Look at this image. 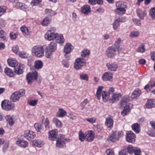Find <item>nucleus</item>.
Returning a JSON list of instances; mask_svg holds the SVG:
<instances>
[{"mask_svg": "<svg viewBox=\"0 0 155 155\" xmlns=\"http://www.w3.org/2000/svg\"><path fill=\"white\" fill-rule=\"evenodd\" d=\"M56 49V43L54 42H51L45 49L46 57L48 58H51L53 53L55 51Z\"/></svg>", "mask_w": 155, "mask_h": 155, "instance_id": "nucleus-1", "label": "nucleus"}, {"mask_svg": "<svg viewBox=\"0 0 155 155\" xmlns=\"http://www.w3.org/2000/svg\"><path fill=\"white\" fill-rule=\"evenodd\" d=\"M32 53L34 56L41 58L44 56V49L43 46L40 45H36L34 46L31 50Z\"/></svg>", "mask_w": 155, "mask_h": 155, "instance_id": "nucleus-2", "label": "nucleus"}, {"mask_svg": "<svg viewBox=\"0 0 155 155\" xmlns=\"http://www.w3.org/2000/svg\"><path fill=\"white\" fill-rule=\"evenodd\" d=\"M104 88V87L102 86H100L98 87L96 93V96L97 99L100 100L101 95H102L103 101L104 102H106L107 101L108 98L109 94L107 92L102 91V89Z\"/></svg>", "mask_w": 155, "mask_h": 155, "instance_id": "nucleus-3", "label": "nucleus"}, {"mask_svg": "<svg viewBox=\"0 0 155 155\" xmlns=\"http://www.w3.org/2000/svg\"><path fill=\"white\" fill-rule=\"evenodd\" d=\"M25 94V90L23 89H21L18 91L13 93L10 97V100L13 102H16L19 100L20 97L23 96Z\"/></svg>", "mask_w": 155, "mask_h": 155, "instance_id": "nucleus-4", "label": "nucleus"}, {"mask_svg": "<svg viewBox=\"0 0 155 155\" xmlns=\"http://www.w3.org/2000/svg\"><path fill=\"white\" fill-rule=\"evenodd\" d=\"M116 6L117 8L115 10V12L120 15L125 13V8H126V5L123 2L120 1L117 2L116 4Z\"/></svg>", "mask_w": 155, "mask_h": 155, "instance_id": "nucleus-5", "label": "nucleus"}, {"mask_svg": "<svg viewBox=\"0 0 155 155\" xmlns=\"http://www.w3.org/2000/svg\"><path fill=\"white\" fill-rule=\"evenodd\" d=\"M118 48V46H116V45H113L108 47L106 51L107 57L109 58L114 57L116 54Z\"/></svg>", "mask_w": 155, "mask_h": 155, "instance_id": "nucleus-6", "label": "nucleus"}, {"mask_svg": "<svg viewBox=\"0 0 155 155\" xmlns=\"http://www.w3.org/2000/svg\"><path fill=\"white\" fill-rule=\"evenodd\" d=\"M3 109L6 110L14 109L15 104L8 100L3 101L1 104Z\"/></svg>", "mask_w": 155, "mask_h": 155, "instance_id": "nucleus-7", "label": "nucleus"}, {"mask_svg": "<svg viewBox=\"0 0 155 155\" xmlns=\"http://www.w3.org/2000/svg\"><path fill=\"white\" fill-rule=\"evenodd\" d=\"M85 60L83 58H77L74 62V68L76 70H79L82 67L86 65Z\"/></svg>", "mask_w": 155, "mask_h": 155, "instance_id": "nucleus-8", "label": "nucleus"}, {"mask_svg": "<svg viewBox=\"0 0 155 155\" xmlns=\"http://www.w3.org/2000/svg\"><path fill=\"white\" fill-rule=\"evenodd\" d=\"M38 76V73L36 71H35L32 73H28L26 76L28 83V84H30L32 83L33 80H37Z\"/></svg>", "mask_w": 155, "mask_h": 155, "instance_id": "nucleus-9", "label": "nucleus"}, {"mask_svg": "<svg viewBox=\"0 0 155 155\" xmlns=\"http://www.w3.org/2000/svg\"><path fill=\"white\" fill-rule=\"evenodd\" d=\"M35 136V133L32 131L27 130L25 132L24 137L29 140H31L33 139Z\"/></svg>", "mask_w": 155, "mask_h": 155, "instance_id": "nucleus-10", "label": "nucleus"}, {"mask_svg": "<svg viewBox=\"0 0 155 155\" xmlns=\"http://www.w3.org/2000/svg\"><path fill=\"white\" fill-rule=\"evenodd\" d=\"M135 138L136 135L133 132L129 131L127 134L126 139L128 142L132 143L134 142L135 141Z\"/></svg>", "mask_w": 155, "mask_h": 155, "instance_id": "nucleus-11", "label": "nucleus"}, {"mask_svg": "<svg viewBox=\"0 0 155 155\" xmlns=\"http://www.w3.org/2000/svg\"><path fill=\"white\" fill-rule=\"evenodd\" d=\"M57 33L51 32L50 31H47L45 35V38L48 41L54 40L56 39L58 36Z\"/></svg>", "mask_w": 155, "mask_h": 155, "instance_id": "nucleus-12", "label": "nucleus"}, {"mask_svg": "<svg viewBox=\"0 0 155 155\" xmlns=\"http://www.w3.org/2000/svg\"><path fill=\"white\" fill-rule=\"evenodd\" d=\"M34 127L38 132L42 134L44 133L46 130L43 124L36 123L34 125Z\"/></svg>", "mask_w": 155, "mask_h": 155, "instance_id": "nucleus-13", "label": "nucleus"}, {"mask_svg": "<svg viewBox=\"0 0 155 155\" xmlns=\"http://www.w3.org/2000/svg\"><path fill=\"white\" fill-rule=\"evenodd\" d=\"M25 67L23 64H20L19 65H18L14 68L15 72L18 75L22 74L24 71Z\"/></svg>", "mask_w": 155, "mask_h": 155, "instance_id": "nucleus-14", "label": "nucleus"}, {"mask_svg": "<svg viewBox=\"0 0 155 155\" xmlns=\"http://www.w3.org/2000/svg\"><path fill=\"white\" fill-rule=\"evenodd\" d=\"M64 135H60V139H59L56 142V145L57 147L62 148L65 146L64 142L65 139L64 138Z\"/></svg>", "mask_w": 155, "mask_h": 155, "instance_id": "nucleus-15", "label": "nucleus"}, {"mask_svg": "<svg viewBox=\"0 0 155 155\" xmlns=\"http://www.w3.org/2000/svg\"><path fill=\"white\" fill-rule=\"evenodd\" d=\"M121 95L120 93H113L111 96V97L109 100V102L111 103H113L118 101L120 98L121 97Z\"/></svg>", "mask_w": 155, "mask_h": 155, "instance_id": "nucleus-16", "label": "nucleus"}, {"mask_svg": "<svg viewBox=\"0 0 155 155\" xmlns=\"http://www.w3.org/2000/svg\"><path fill=\"white\" fill-rule=\"evenodd\" d=\"M106 66L109 70L115 71L117 68L118 65L116 63L109 62L107 63Z\"/></svg>", "mask_w": 155, "mask_h": 155, "instance_id": "nucleus-17", "label": "nucleus"}, {"mask_svg": "<svg viewBox=\"0 0 155 155\" xmlns=\"http://www.w3.org/2000/svg\"><path fill=\"white\" fill-rule=\"evenodd\" d=\"M113 78V74L110 72L105 73L102 75V79L104 81H111Z\"/></svg>", "mask_w": 155, "mask_h": 155, "instance_id": "nucleus-18", "label": "nucleus"}, {"mask_svg": "<svg viewBox=\"0 0 155 155\" xmlns=\"http://www.w3.org/2000/svg\"><path fill=\"white\" fill-rule=\"evenodd\" d=\"M74 47L70 43H67L64 48V52L65 54L70 53L73 50Z\"/></svg>", "mask_w": 155, "mask_h": 155, "instance_id": "nucleus-19", "label": "nucleus"}, {"mask_svg": "<svg viewBox=\"0 0 155 155\" xmlns=\"http://www.w3.org/2000/svg\"><path fill=\"white\" fill-rule=\"evenodd\" d=\"M136 12L137 15L140 19H143L144 17L146 15V12L145 10H142L138 8L137 9Z\"/></svg>", "mask_w": 155, "mask_h": 155, "instance_id": "nucleus-20", "label": "nucleus"}, {"mask_svg": "<svg viewBox=\"0 0 155 155\" xmlns=\"http://www.w3.org/2000/svg\"><path fill=\"white\" fill-rule=\"evenodd\" d=\"M58 131L57 130H53L49 132L48 138L50 140H54L57 138Z\"/></svg>", "mask_w": 155, "mask_h": 155, "instance_id": "nucleus-21", "label": "nucleus"}, {"mask_svg": "<svg viewBox=\"0 0 155 155\" xmlns=\"http://www.w3.org/2000/svg\"><path fill=\"white\" fill-rule=\"evenodd\" d=\"M132 106V104H127L124 107L123 110L121 112V114L123 116H124L128 114L130 111V108H131Z\"/></svg>", "mask_w": 155, "mask_h": 155, "instance_id": "nucleus-22", "label": "nucleus"}, {"mask_svg": "<svg viewBox=\"0 0 155 155\" xmlns=\"http://www.w3.org/2000/svg\"><path fill=\"white\" fill-rule=\"evenodd\" d=\"M94 138L93 132L92 131H88L86 133L85 139L88 142H91Z\"/></svg>", "mask_w": 155, "mask_h": 155, "instance_id": "nucleus-23", "label": "nucleus"}, {"mask_svg": "<svg viewBox=\"0 0 155 155\" xmlns=\"http://www.w3.org/2000/svg\"><path fill=\"white\" fill-rule=\"evenodd\" d=\"M7 62L8 65L12 67L15 68L18 64L17 61L14 58H10L7 60Z\"/></svg>", "mask_w": 155, "mask_h": 155, "instance_id": "nucleus-24", "label": "nucleus"}, {"mask_svg": "<svg viewBox=\"0 0 155 155\" xmlns=\"http://www.w3.org/2000/svg\"><path fill=\"white\" fill-rule=\"evenodd\" d=\"M91 8L88 5H85L81 8V11L85 14H87L91 12Z\"/></svg>", "mask_w": 155, "mask_h": 155, "instance_id": "nucleus-25", "label": "nucleus"}, {"mask_svg": "<svg viewBox=\"0 0 155 155\" xmlns=\"http://www.w3.org/2000/svg\"><path fill=\"white\" fill-rule=\"evenodd\" d=\"M141 94V91L139 89H136L132 93L131 96L132 99H135L139 97Z\"/></svg>", "mask_w": 155, "mask_h": 155, "instance_id": "nucleus-26", "label": "nucleus"}, {"mask_svg": "<svg viewBox=\"0 0 155 155\" xmlns=\"http://www.w3.org/2000/svg\"><path fill=\"white\" fill-rule=\"evenodd\" d=\"M16 144L21 147L25 148L28 146V143L24 140H19L17 141Z\"/></svg>", "mask_w": 155, "mask_h": 155, "instance_id": "nucleus-27", "label": "nucleus"}, {"mask_svg": "<svg viewBox=\"0 0 155 155\" xmlns=\"http://www.w3.org/2000/svg\"><path fill=\"white\" fill-rule=\"evenodd\" d=\"M109 141L114 142L118 140L117 135V132L114 131L111 134L110 137L108 138Z\"/></svg>", "mask_w": 155, "mask_h": 155, "instance_id": "nucleus-28", "label": "nucleus"}, {"mask_svg": "<svg viewBox=\"0 0 155 155\" xmlns=\"http://www.w3.org/2000/svg\"><path fill=\"white\" fill-rule=\"evenodd\" d=\"M132 130L137 134L139 133L140 131V127L137 123L133 124L131 126Z\"/></svg>", "mask_w": 155, "mask_h": 155, "instance_id": "nucleus-29", "label": "nucleus"}, {"mask_svg": "<svg viewBox=\"0 0 155 155\" xmlns=\"http://www.w3.org/2000/svg\"><path fill=\"white\" fill-rule=\"evenodd\" d=\"M105 124L108 127H111L113 124V120L111 117L106 118Z\"/></svg>", "mask_w": 155, "mask_h": 155, "instance_id": "nucleus-30", "label": "nucleus"}, {"mask_svg": "<svg viewBox=\"0 0 155 155\" xmlns=\"http://www.w3.org/2000/svg\"><path fill=\"white\" fill-rule=\"evenodd\" d=\"M32 144L38 147H41L44 144V142L39 140H35L32 141Z\"/></svg>", "mask_w": 155, "mask_h": 155, "instance_id": "nucleus-31", "label": "nucleus"}, {"mask_svg": "<svg viewBox=\"0 0 155 155\" xmlns=\"http://www.w3.org/2000/svg\"><path fill=\"white\" fill-rule=\"evenodd\" d=\"M122 19L118 18L116 19L113 24V28L114 30L117 29V27L119 26L120 22H122Z\"/></svg>", "mask_w": 155, "mask_h": 155, "instance_id": "nucleus-32", "label": "nucleus"}, {"mask_svg": "<svg viewBox=\"0 0 155 155\" xmlns=\"http://www.w3.org/2000/svg\"><path fill=\"white\" fill-rule=\"evenodd\" d=\"M146 107L148 108H151L154 107L155 104L152 100H148L145 104Z\"/></svg>", "mask_w": 155, "mask_h": 155, "instance_id": "nucleus-33", "label": "nucleus"}, {"mask_svg": "<svg viewBox=\"0 0 155 155\" xmlns=\"http://www.w3.org/2000/svg\"><path fill=\"white\" fill-rule=\"evenodd\" d=\"M55 39L56 40V42L58 43L62 44L64 41V39L63 36L61 34H58V36Z\"/></svg>", "mask_w": 155, "mask_h": 155, "instance_id": "nucleus-34", "label": "nucleus"}, {"mask_svg": "<svg viewBox=\"0 0 155 155\" xmlns=\"http://www.w3.org/2000/svg\"><path fill=\"white\" fill-rule=\"evenodd\" d=\"M34 64L35 68L38 69H41L43 66V63L40 60L35 61Z\"/></svg>", "mask_w": 155, "mask_h": 155, "instance_id": "nucleus-35", "label": "nucleus"}, {"mask_svg": "<svg viewBox=\"0 0 155 155\" xmlns=\"http://www.w3.org/2000/svg\"><path fill=\"white\" fill-rule=\"evenodd\" d=\"M66 112L63 109L60 108L57 113V116L58 117H63L65 115Z\"/></svg>", "mask_w": 155, "mask_h": 155, "instance_id": "nucleus-36", "label": "nucleus"}, {"mask_svg": "<svg viewBox=\"0 0 155 155\" xmlns=\"http://www.w3.org/2000/svg\"><path fill=\"white\" fill-rule=\"evenodd\" d=\"M53 122L54 123L56 127L60 128L62 127V124L61 122L57 118H54L53 119Z\"/></svg>", "mask_w": 155, "mask_h": 155, "instance_id": "nucleus-37", "label": "nucleus"}, {"mask_svg": "<svg viewBox=\"0 0 155 155\" xmlns=\"http://www.w3.org/2000/svg\"><path fill=\"white\" fill-rule=\"evenodd\" d=\"M155 86V82L153 81H150L148 84L144 87V89H147L148 88L151 89Z\"/></svg>", "mask_w": 155, "mask_h": 155, "instance_id": "nucleus-38", "label": "nucleus"}, {"mask_svg": "<svg viewBox=\"0 0 155 155\" xmlns=\"http://www.w3.org/2000/svg\"><path fill=\"white\" fill-rule=\"evenodd\" d=\"M20 30L25 35H28L29 34L30 31L28 28L25 26H22Z\"/></svg>", "mask_w": 155, "mask_h": 155, "instance_id": "nucleus-39", "label": "nucleus"}, {"mask_svg": "<svg viewBox=\"0 0 155 155\" xmlns=\"http://www.w3.org/2000/svg\"><path fill=\"white\" fill-rule=\"evenodd\" d=\"M6 74L10 77H13L14 76V74L12 70L8 68H6L5 70Z\"/></svg>", "mask_w": 155, "mask_h": 155, "instance_id": "nucleus-40", "label": "nucleus"}, {"mask_svg": "<svg viewBox=\"0 0 155 155\" xmlns=\"http://www.w3.org/2000/svg\"><path fill=\"white\" fill-rule=\"evenodd\" d=\"M80 78L82 80H84L86 81H87L88 80L89 76L87 74L82 73L80 75Z\"/></svg>", "mask_w": 155, "mask_h": 155, "instance_id": "nucleus-41", "label": "nucleus"}, {"mask_svg": "<svg viewBox=\"0 0 155 155\" xmlns=\"http://www.w3.org/2000/svg\"><path fill=\"white\" fill-rule=\"evenodd\" d=\"M130 100V97L128 96H124L123 99L121 101L120 103L121 106H123L127 102L129 101Z\"/></svg>", "mask_w": 155, "mask_h": 155, "instance_id": "nucleus-42", "label": "nucleus"}, {"mask_svg": "<svg viewBox=\"0 0 155 155\" xmlns=\"http://www.w3.org/2000/svg\"><path fill=\"white\" fill-rule=\"evenodd\" d=\"M145 50L144 45L142 44L137 48V51L138 52L143 53L145 51Z\"/></svg>", "mask_w": 155, "mask_h": 155, "instance_id": "nucleus-43", "label": "nucleus"}, {"mask_svg": "<svg viewBox=\"0 0 155 155\" xmlns=\"http://www.w3.org/2000/svg\"><path fill=\"white\" fill-rule=\"evenodd\" d=\"M137 148L131 145L129 146L127 148L128 152L130 153H134Z\"/></svg>", "mask_w": 155, "mask_h": 155, "instance_id": "nucleus-44", "label": "nucleus"}, {"mask_svg": "<svg viewBox=\"0 0 155 155\" xmlns=\"http://www.w3.org/2000/svg\"><path fill=\"white\" fill-rule=\"evenodd\" d=\"M90 53L89 50L87 49H84L81 53V56L84 58L87 55H89Z\"/></svg>", "mask_w": 155, "mask_h": 155, "instance_id": "nucleus-45", "label": "nucleus"}, {"mask_svg": "<svg viewBox=\"0 0 155 155\" xmlns=\"http://www.w3.org/2000/svg\"><path fill=\"white\" fill-rule=\"evenodd\" d=\"M42 124H43L44 127H45V128L46 130L47 129L49 128V120L48 118H46L43 123Z\"/></svg>", "mask_w": 155, "mask_h": 155, "instance_id": "nucleus-46", "label": "nucleus"}, {"mask_svg": "<svg viewBox=\"0 0 155 155\" xmlns=\"http://www.w3.org/2000/svg\"><path fill=\"white\" fill-rule=\"evenodd\" d=\"M139 35V33L137 31H132L130 32L129 36L131 38L137 37Z\"/></svg>", "mask_w": 155, "mask_h": 155, "instance_id": "nucleus-47", "label": "nucleus"}, {"mask_svg": "<svg viewBox=\"0 0 155 155\" xmlns=\"http://www.w3.org/2000/svg\"><path fill=\"white\" fill-rule=\"evenodd\" d=\"M50 20L48 18H45L42 22V24L44 26H46L49 23Z\"/></svg>", "mask_w": 155, "mask_h": 155, "instance_id": "nucleus-48", "label": "nucleus"}, {"mask_svg": "<svg viewBox=\"0 0 155 155\" xmlns=\"http://www.w3.org/2000/svg\"><path fill=\"white\" fill-rule=\"evenodd\" d=\"M79 139L81 141H83L85 139V135L81 131H80L79 132Z\"/></svg>", "mask_w": 155, "mask_h": 155, "instance_id": "nucleus-49", "label": "nucleus"}, {"mask_svg": "<svg viewBox=\"0 0 155 155\" xmlns=\"http://www.w3.org/2000/svg\"><path fill=\"white\" fill-rule=\"evenodd\" d=\"M42 0H32L31 2V5L32 6H36L41 2Z\"/></svg>", "mask_w": 155, "mask_h": 155, "instance_id": "nucleus-50", "label": "nucleus"}, {"mask_svg": "<svg viewBox=\"0 0 155 155\" xmlns=\"http://www.w3.org/2000/svg\"><path fill=\"white\" fill-rule=\"evenodd\" d=\"M6 8L5 6H0V16L3 15L6 11Z\"/></svg>", "mask_w": 155, "mask_h": 155, "instance_id": "nucleus-51", "label": "nucleus"}, {"mask_svg": "<svg viewBox=\"0 0 155 155\" xmlns=\"http://www.w3.org/2000/svg\"><path fill=\"white\" fill-rule=\"evenodd\" d=\"M150 14L152 17L155 18V8H153L150 9Z\"/></svg>", "mask_w": 155, "mask_h": 155, "instance_id": "nucleus-52", "label": "nucleus"}, {"mask_svg": "<svg viewBox=\"0 0 155 155\" xmlns=\"http://www.w3.org/2000/svg\"><path fill=\"white\" fill-rule=\"evenodd\" d=\"M18 55L22 58H26L28 57V54L26 53L20 52L18 54Z\"/></svg>", "mask_w": 155, "mask_h": 155, "instance_id": "nucleus-53", "label": "nucleus"}, {"mask_svg": "<svg viewBox=\"0 0 155 155\" xmlns=\"http://www.w3.org/2000/svg\"><path fill=\"white\" fill-rule=\"evenodd\" d=\"M17 35L15 33L11 32L10 34V37L11 39H15L17 37Z\"/></svg>", "mask_w": 155, "mask_h": 155, "instance_id": "nucleus-54", "label": "nucleus"}, {"mask_svg": "<svg viewBox=\"0 0 155 155\" xmlns=\"http://www.w3.org/2000/svg\"><path fill=\"white\" fill-rule=\"evenodd\" d=\"M62 64L63 66L66 68H68L69 66V64L68 61L65 60H63L62 62Z\"/></svg>", "mask_w": 155, "mask_h": 155, "instance_id": "nucleus-55", "label": "nucleus"}, {"mask_svg": "<svg viewBox=\"0 0 155 155\" xmlns=\"http://www.w3.org/2000/svg\"><path fill=\"white\" fill-rule=\"evenodd\" d=\"M86 120L88 122L92 123H93L95 122L96 120V119L94 117L89 118H86Z\"/></svg>", "mask_w": 155, "mask_h": 155, "instance_id": "nucleus-56", "label": "nucleus"}, {"mask_svg": "<svg viewBox=\"0 0 155 155\" xmlns=\"http://www.w3.org/2000/svg\"><path fill=\"white\" fill-rule=\"evenodd\" d=\"M4 33L3 31H0V38L3 39V41L7 40L6 37L4 36Z\"/></svg>", "mask_w": 155, "mask_h": 155, "instance_id": "nucleus-57", "label": "nucleus"}, {"mask_svg": "<svg viewBox=\"0 0 155 155\" xmlns=\"http://www.w3.org/2000/svg\"><path fill=\"white\" fill-rule=\"evenodd\" d=\"M117 132V139L118 140L120 137H122L124 135L123 132L122 131H115Z\"/></svg>", "mask_w": 155, "mask_h": 155, "instance_id": "nucleus-58", "label": "nucleus"}, {"mask_svg": "<svg viewBox=\"0 0 155 155\" xmlns=\"http://www.w3.org/2000/svg\"><path fill=\"white\" fill-rule=\"evenodd\" d=\"M107 155H114L113 151L111 149H107L106 151Z\"/></svg>", "mask_w": 155, "mask_h": 155, "instance_id": "nucleus-59", "label": "nucleus"}, {"mask_svg": "<svg viewBox=\"0 0 155 155\" xmlns=\"http://www.w3.org/2000/svg\"><path fill=\"white\" fill-rule=\"evenodd\" d=\"M18 47L17 46H15L12 48V51L15 53L18 52Z\"/></svg>", "mask_w": 155, "mask_h": 155, "instance_id": "nucleus-60", "label": "nucleus"}, {"mask_svg": "<svg viewBox=\"0 0 155 155\" xmlns=\"http://www.w3.org/2000/svg\"><path fill=\"white\" fill-rule=\"evenodd\" d=\"M22 3L19 2L18 1L16 2L15 3L14 5L16 8H20L21 5H22Z\"/></svg>", "mask_w": 155, "mask_h": 155, "instance_id": "nucleus-61", "label": "nucleus"}, {"mask_svg": "<svg viewBox=\"0 0 155 155\" xmlns=\"http://www.w3.org/2000/svg\"><path fill=\"white\" fill-rule=\"evenodd\" d=\"M135 155H141V152L140 149L137 148L134 152Z\"/></svg>", "mask_w": 155, "mask_h": 155, "instance_id": "nucleus-62", "label": "nucleus"}, {"mask_svg": "<svg viewBox=\"0 0 155 155\" xmlns=\"http://www.w3.org/2000/svg\"><path fill=\"white\" fill-rule=\"evenodd\" d=\"M133 20L134 22L137 25L139 26L140 25L141 23L139 20L136 19H133Z\"/></svg>", "mask_w": 155, "mask_h": 155, "instance_id": "nucleus-63", "label": "nucleus"}, {"mask_svg": "<svg viewBox=\"0 0 155 155\" xmlns=\"http://www.w3.org/2000/svg\"><path fill=\"white\" fill-rule=\"evenodd\" d=\"M119 155H127V153L126 150H122L119 151Z\"/></svg>", "mask_w": 155, "mask_h": 155, "instance_id": "nucleus-64", "label": "nucleus"}]
</instances>
